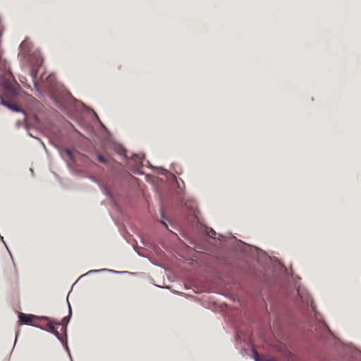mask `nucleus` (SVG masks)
I'll return each mask as SVG.
<instances>
[{
	"label": "nucleus",
	"instance_id": "nucleus-10",
	"mask_svg": "<svg viewBox=\"0 0 361 361\" xmlns=\"http://www.w3.org/2000/svg\"><path fill=\"white\" fill-rule=\"evenodd\" d=\"M35 88H37L39 90L38 85L37 82L35 83Z\"/></svg>",
	"mask_w": 361,
	"mask_h": 361
},
{
	"label": "nucleus",
	"instance_id": "nucleus-1",
	"mask_svg": "<svg viewBox=\"0 0 361 361\" xmlns=\"http://www.w3.org/2000/svg\"><path fill=\"white\" fill-rule=\"evenodd\" d=\"M19 320L22 324L31 325L39 328H44L42 324L37 323V320H48L47 317H37L33 314H27L20 312L18 315Z\"/></svg>",
	"mask_w": 361,
	"mask_h": 361
},
{
	"label": "nucleus",
	"instance_id": "nucleus-11",
	"mask_svg": "<svg viewBox=\"0 0 361 361\" xmlns=\"http://www.w3.org/2000/svg\"><path fill=\"white\" fill-rule=\"evenodd\" d=\"M212 234H214H214H215V231H212Z\"/></svg>",
	"mask_w": 361,
	"mask_h": 361
},
{
	"label": "nucleus",
	"instance_id": "nucleus-7",
	"mask_svg": "<svg viewBox=\"0 0 361 361\" xmlns=\"http://www.w3.org/2000/svg\"><path fill=\"white\" fill-rule=\"evenodd\" d=\"M37 323L39 324H42L43 326H46V322L45 321L37 320Z\"/></svg>",
	"mask_w": 361,
	"mask_h": 361
},
{
	"label": "nucleus",
	"instance_id": "nucleus-9",
	"mask_svg": "<svg viewBox=\"0 0 361 361\" xmlns=\"http://www.w3.org/2000/svg\"><path fill=\"white\" fill-rule=\"evenodd\" d=\"M66 153H67L69 156H71V150H70V149H66Z\"/></svg>",
	"mask_w": 361,
	"mask_h": 361
},
{
	"label": "nucleus",
	"instance_id": "nucleus-5",
	"mask_svg": "<svg viewBox=\"0 0 361 361\" xmlns=\"http://www.w3.org/2000/svg\"><path fill=\"white\" fill-rule=\"evenodd\" d=\"M56 82L55 75L53 74L49 75L46 78V83L49 84V87H52Z\"/></svg>",
	"mask_w": 361,
	"mask_h": 361
},
{
	"label": "nucleus",
	"instance_id": "nucleus-6",
	"mask_svg": "<svg viewBox=\"0 0 361 361\" xmlns=\"http://www.w3.org/2000/svg\"><path fill=\"white\" fill-rule=\"evenodd\" d=\"M97 159H98V161H100L101 163H103V164H106V163H107V160H106V159L104 156H102V155H101V154H99V155L97 156Z\"/></svg>",
	"mask_w": 361,
	"mask_h": 361
},
{
	"label": "nucleus",
	"instance_id": "nucleus-4",
	"mask_svg": "<svg viewBox=\"0 0 361 361\" xmlns=\"http://www.w3.org/2000/svg\"><path fill=\"white\" fill-rule=\"evenodd\" d=\"M253 354L255 361H271L270 358L259 355L255 350H253Z\"/></svg>",
	"mask_w": 361,
	"mask_h": 361
},
{
	"label": "nucleus",
	"instance_id": "nucleus-2",
	"mask_svg": "<svg viewBox=\"0 0 361 361\" xmlns=\"http://www.w3.org/2000/svg\"><path fill=\"white\" fill-rule=\"evenodd\" d=\"M46 322V326H44V328H41L42 329H44L47 331H49L52 334H54L60 341L63 340V334L59 332L58 329L60 328V331L61 332L66 331V327L63 324H61V323H53L51 322L49 319L48 318V320H44Z\"/></svg>",
	"mask_w": 361,
	"mask_h": 361
},
{
	"label": "nucleus",
	"instance_id": "nucleus-3",
	"mask_svg": "<svg viewBox=\"0 0 361 361\" xmlns=\"http://www.w3.org/2000/svg\"><path fill=\"white\" fill-rule=\"evenodd\" d=\"M1 103L6 106L8 108L15 111H17V112H20L22 111V109L20 107H19L17 104H13V103H11V102H6V100L4 99H2L1 100Z\"/></svg>",
	"mask_w": 361,
	"mask_h": 361
},
{
	"label": "nucleus",
	"instance_id": "nucleus-8",
	"mask_svg": "<svg viewBox=\"0 0 361 361\" xmlns=\"http://www.w3.org/2000/svg\"><path fill=\"white\" fill-rule=\"evenodd\" d=\"M66 319H67L66 317H64V318L63 319V320H62V322H63V323H61V324L65 325V324H64V323H65V322H66V323H68V321H66ZM64 326L66 327V326Z\"/></svg>",
	"mask_w": 361,
	"mask_h": 361
}]
</instances>
